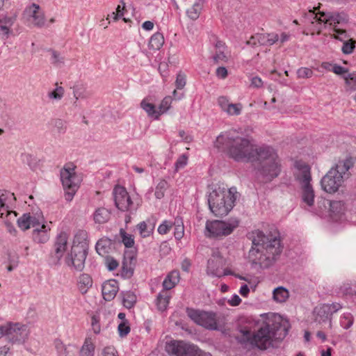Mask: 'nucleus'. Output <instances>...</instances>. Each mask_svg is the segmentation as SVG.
I'll return each instance as SVG.
<instances>
[{
    "instance_id": "obj_23",
    "label": "nucleus",
    "mask_w": 356,
    "mask_h": 356,
    "mask_svg": "<svg viewBox=\"0 0 356 356\" xmlns=\"http://www.w3.org/2000/svg\"><path fill=\"white\" fill-rule=\"evenodd\" d=\"M218 103L221 109L229 115H238L241 114L243 106L241 104H232L225 97L218 98Z\"/></svg>"
},
{
    "instance_id": "obj_21",
    "label": "nucleus",
    "mask_w": 356,
    "mask_h": 356,
    "mask_svg": "<svg viewBox=\"0 0 356 356\" xmlns=\"http://www.w3.org/2000/svg\"><path fill=\"white\" fill-rule=\"evenodd\" d=\"M119 291V285L115 280H109L104 282L102 287L103 298L106 301L112 300Z\"/></svg>"
},
{
    "instance_id": "obj_58",
    "label": "nucleus",
    "mask_w": 356,
    "mask_h": 356,
    "mask_svg": "<svg viewBox=\"0 0 356 356\" xmlns=\"http://www.w3.org/2000/svg\"><path fill=\"white\" fill-rule=\"evenodd\" d=\"M176 284L177 283L172 281V280H170V278L166 277L163 282V286L164 289L163 291H168V290L172 289L176 285Z\"/></svg>"
},
{
    "instance_id": "obj_27",
    "label": "nucleus",
    "mask_w": 356,
    "mask_h": 356,
    "mask_svg": "<svg viewBox=\"0 0 356 356\" xmlns=\"http://www.w3.org/2000/svg\"><path fill=\"white\" fill-rule=\"evenodd\" d=\"M154 222L151 219L142 221L136 226V229L142 238L150 236L154 232Z\"/></svg>"
},
{
    "instance_id": "obj_63",
    "label": "nucleus",
    "mask_w": 356,
    "mask_h": 356,
    "mask_svg": "<svg viewBox=\"0 0 356 356\" xmlns=\"http://www.w3.org/2000/svg\"><path fill=\"white\" fill-rule=\"evenodd\" d=\"M268 38V46H271L279 41V35L275 33H267Z\"/></svg>"
},
{
    "instance_id": "obj_11",
    "label": "nucleus",
    "mask_w": 356,
    "mask_h": 356,
    "mask_svg": "<svg viewBox=\"0 0 356 356\" xmlns=\"http://www.w3.org/2000/svg\"><path fill=\"white\" fill-rule=\"evenodd\" d=\"M186 314L197 325L211 330L218 329V319L214 312L187 308Z\"/></svg>"
},
{
    "instance_id": "obj_28",
    "label": "nucleus",
    "mask_w": 356,
    "mask_h": 356,
    "mask_svg": "<svg viewBox=\"0 0 356 356\" xmlns=\"http://www.w3.org/2000/svg\"><path fill=\"white\" fill-rule=\"evenodd\" d=\"M95 350V339L88 336L80 348L79 356H94Z\"/></svg>"
},
{
    "instance_id": "obj_20",
    "label": "nucleus",
    "mask_w": 356,
    "mask_h": 356,
    "mask_svg": "<svg viewBox=\"0 0 356 356\" xmlns=\"http://www.w3.org/2000/svg\"><path fill=\"white\" fill-rule=\"evenodd\" d=\"M17 213L14 211L9 210L8 207H5L2 200L0 198V218L4 222L10 233L16 232L13 226V222L15 221Z\"/></svg>"
},
{
    "instance_id": "obj_54",
    "label": "nucleus",
    "mask_w": 356,
    "mask_h": 356,
    "mask_svg": "<svg viewBox=\"0 0 356 356\" xmlns=\"http://www.w3.org/2000/svg\"><path fill=\"white\" fill-rule=\"evenodd\" d=\"M102 356H119L117 350L113 346L105 347L102 352Z\"/></svg>"
},
{
    "instance_id": "obj_36",
    "label": "nucleus",
    "mask_w": 356,
    "mask_h": 356,
    "mask_svg": "<svg viewBox=\"0 0 356 356\" xmlns=\"http://www.w3.org/2000/svg\"><path fill=\"white\" fill-rule=\"evenodd\" d=\"M111 213L105 208H98L93 214L94 220L96 223L103 224L106 222L110 218Z\"/></svg>"
},
{
    "instance_id": "obj_44",
    "label": "nucleus",
    "mask_w": 356,
    "mask_h": 356,
    "mask_svg": "<svg viewBox=\"0 0 356 356\" xmlns=\"http://www.w3.org/2000/svg\"><path fill=\"white\" fill-rule=\"evenodd\" d=\"M122 241L126 248H132L135 243L133 235L126 233L124 231H120Z\"/></svg>"
},
{
    "instance_id": "obj_24",
    "label": "nucleus",
    "mask_w": 356,
    "mask_h": 356,
    "mask_svg": "<svg viewBox=\"0 0 356 356\" xmlns=\"http://www.w3.org/2000/svg\"><path fill=\"white\" fill-rule=\"evenodd\" d=\"M16 20V15H3L0 17V35L3 39H7L12 33L11 27Z\"/></svg>"
},
{
    "instance_id": "obj_22",
    "label": "nucleus",
    "mask_w": 356,
    "mask_h": 356,
    "mask_svg": "<svg viewBox=\"0 0 356 356\" xmlns=\"http://www.w3.org/2000/svg\"><path fill=\"white\" fill-rule=\"evenodd\" d=\"M216 52L213 58L216 63H227L231 58L230 51L227 49L225 44L218 40L215 44Z\"/></svg>"
},
{
    "instance_id": "obj_29",
    "label": "nucleus",
    "mask_w": 356,
    "mask_h": 356,
    "mask_svg": "<svg viewBox=\"0 0 356 356\" xmlns=\"http://www.w3.org/2000/svg\"><path fill=\"white\" fill-rule=\"evenodd\" d=\"M315 321L318 323L325 322L331 317L329 307L326 304L321 305L315 307L314 310Z\"/></svg>"
},
{
    "instance_id": "obj_40",
    "label": "nucleus",
    "mask_w": 356,
    "mask_h": 356,
    "mask_svg": "<svg viewBox=\"0 0 356 356\" xmlns=\"http://www.w3.org/2000/svg\"><path fill=\"white\" fill-rule=\"evenodd\" d=\"M168 188V184L165 180H159L155 188L154 195L156 198L159 200L163 198Z\"/></svg>"
},
{
    "instance_id": "obj_17",
    "label": "nucleus",
    "mask_w": 356,
    "mask_h": 356,
    "mask_svg": "<svg viewBox=\"0 0 356 356\" xmlns=\"http://www.w3.org/2000/svg\"><path fill=\"white\" fill-rule=\"evenodd\" d=\"M113 194L115 206L118 209L125 211L131 209L132 202L125 188L116 186Z\"/></svg>"
},
{
    "instance_id": "obj_38",
    "label": "nucleus",
    "mask_w": 356,
    "mask_h": 356,
    "mask_svg": "<svg viewBox=\"0 0 356 356\" xmlns=\"http://www.w3.org/2000/svg\"><path fill=\"white\" fill-rule=\"evenodd\" d=\"M273 299L277 302H284L289 298V293L287 289L280 286L273 290Z\"/></svg>"
},
{
    "instance_id": "obj_52",
    "label": "nucleus",
    "mask_w": 356,
    "mask_h": 356,
    "mask_svg": "<svg viewBox=\"0 0 356 356\" xmlns=\"http://www.w3.org/2000/svg\"><path fill=\"white\" fill-rule=\"evenodd\" d=\"M186 75L183 73H179L177 76L175 84L177 89H181L186 86Z\"/></svg>"
},
{
    "instance_id": "obj_64",
    "label": "nucleus",
    "mask_w": 356,
    "mask_h": 356,
    "mask_svg": "<svg viewBox=\"0 0 356 356\" xmlns=\"http://www.w3.org/2000/svg\"><path fill=\"white\" fill-rule=\"evenodd\" d=\"M54 126L58 132H64L65 130V122L61 120H55Z\"/></svg>"
},
{
    "instance_id": "obj_45",
    "label": "nucleus",
    "mask_w": 356,
    "mask_h": 356,
    "mask_svg": "<svg viewBox=\"0 0 356 356\" xmlns=\"http://www.w3.org/2000/svg\"><path fill=\"white\" fill-rule=\"evenodd\" d=\"M119 335L121 337H126L130 332V326L128 321H121L118 327Z\"/></svg>"
},
{
    "instance_id": "obj_61",
    "label": "nucleus",
    "mask_w": 356,
    "mask_h": 356,
    "mask_svg": "<svg viewBox=\"0 0 356 356\" xmlns=\"http://www.w3.org/2000/svg\"><path fill=\"white\" fill-rule=\"evenodd\" d=\"M227 302L231 306H238L241 302V298L237 294H234Z\"/></svg>"
},
{
    "instance_id": "obj_31",
    "label": "nucleus",
    "mask_w": 356,
    "mask_h": 356,
    "mask_svg": "<svg viewBox=\"0 0 356 356\" xmlns=\"http://www.w3.org/2000/svg\"><path fill=\"white\" fill-rule=\"evenodd\" d=\"M164 41L163 33L156 32L150 37L148 42V48L154 51L159 50L163 47Z\"/></svg>"
},
{
    "instance_id": "obj_30",
    "label": "nucleus",
    "mask_w": 356,
    "mask_h": 356,
    "mask_svg": "<svg viewBox=\"0 0 356 356\" xmlns=\"http://www.w3.org/2000/svg\"><path fill=\"white\" fill-rule=\"evenodd\" d=\"M170 299V296L168 291H161L155 300V305L157 309L161 312L165 311L168 307Z\"/></svg>"
},
{
    "instance_id": "obj_8",
    "label": "nucleus",
    "mask_w": 356,
    "mask_h": 356,
    "mask_svg": "<svg viewBox=\"0 0 356 356\" xmlns=\"http://www.w3.org/2000/svg\"><path fill=\"white\" fill-rule=\"evenodd\" d=\"M173 97L171 96L165 97L160 103L158 108L154 105V99L152 97H147L143 99L140 103L141 108L147 113V115L155 120H158L163 113H166L171 106L172 100L179 101L184 97L183 90H173Z\"/></svg>"
},
{
    "instance_id": "obj_4",
    "label": "nucleus",
    "mask_w": 356,
    "mask_h": 356,
    "mask_svg": "<svg viewBox=\"0 0 356 356\" xmlns=\"http://www.w3.org/2000/svg\"><path fill=\"white\" fill-rule=\"evenodd\" d=\"M304 22L309 29L319 33L327 26H335L337 24L346 22L344 13L321 11L319 8H314L305 13Z\"/></svg>"
},
{
    "instance_id": "obj_47",
    "label": "nucleus",
    "mask_w": 356,
    "mask_h": 356,
    "mask_svg": "<svg viewBox=\"0 0 356 356\" xmlns=\"http://www.w3.org/2000/svg\"><path fill=\"white\" fill-rule=\"evenodd\" d=\"M355 41L352 39H349L345 41L341 48L343 53L346 54L352 53L355 48Z\"/></svg>"
},
{
    "instance_id": "obj_10",
    "label": "nucleus",
    "mask_w": 356,
    "mask_h": 356,
    "mask_svg": "<svg viewBox=\"0 0 356 356\" xmlns=\"http://www.w3.org/2000/svg\"><path fill=\"white\" fill-rule=\"evenodd\" d=\"M60 180L65 191V197L71 201L79 188L80 177L75 172V166L72 163H67L60 170Z\"/></svg>"
},
{
    "instance_id": "obj_59",
    "label": "nucleus",
    "mask_w": 356,
    "mask_h": 356,
    "mask_svg": "<svg viewBox=\"0 0 356 356\" xmlns=\"http://www.w3.org/2000/svg\"><path fill=\"white\" fill-rule=\"evenodd\" d=\"M327 307H329V312L330 315L332 316L334 313L338 312L342 308V306L340 303L333 302L332 304H326Z\"/></svg>"
},
{
    "instance_id": "obj_34",
    "label": "nucleus",
    "mask_w": 356,
    "mask_h": 356,
    "mask_svg": "<svg viewBox=\"0 0 356 356\" xmlns=\"http://www.w3.org/2000/svg\"><path fill=\"white\" fill-rule=\"evenodd\" d=\"M55 348L58 356H72L74 348L72 345L65 346L60 339L54 341Z\"/></svg>"
},
{
    "instance_id": "obj_46",
    "label": "nucleus",
    "mask_w": 356,
    "mask_h": 356,
    "mask_svg": "<svg viewBox=\"0 0 356 356\" xmlns=\"http://www.w3.org/2000/svg\"><path fill=\"white\" fill-rule=\"evenodd\" d=\"M173 226V222L169 220H163L158 227V232L160 234H166Z\"/></svg>"
},
{
    "instance_id": "obj_35",
    "label": "nucleus",
    "mask_w": 356,
    "mask_h": 356,
    "mask_svg": "<svg viewBox=\"0 0 356 356\" xmlns=\"http://www.w3.org/2000/svg\"><path fill=\"white\" fill-rule=\"evenodd\" d=\"M204 0H196L191 8L186 10L187 16L192 20H196L202 10Z\"/></svg>"
},
{
    "instance_id": "obj_6",
    "label": "nucleus",
    "mask_w": 356,
    "mask_h": 356,
    "mask_svg": "<svg viewBox=\"0 0 356 356\" xmlns=\"http://www.w3.org/2000/svg\"><path fill=\"white\" fill-rule=\"evenodd\" d=\"M295 167L296 178L300 187L302 202L305 206L312 207L314 202V191L311 184L310 168L302 161H297Z\"/></svg>"
},
{
    "instance_id": "obj_55",
    "label": "nucleus",
    "mask_w": 356,
    "mask_h": 356,
    "mask_svg": "<svg viewBox=\"0 0 356 356\" xmlns=\"http://www.w3.org/2000/svg\"><path fill=\"white\" fill-rule=\"evenodd\" d=\"M250 86L252 88H262L264 87V82L259 76H252L250 79Z\"/></svg>"
},
{
    "instance_id": "obj_37",
    "label": "nucleus",
    "mask_w": 356,
    "mask_h": 356,
    "mask_svg": "<svg viewBox=\"0 0 356 356\" xmlns=\"http://www.w3.org/2000/svg\"><path fill=\"white\" fill-rule=\"evenodd\" d=\"M122 304L127 309H131L137 302V297L132 291H125L121 293Z\"/></svg>"
},
{
    "instance_id": "obj_49",
    "label": "nucleus",
    "mask_w": 356,
    "mask_h": 356,
    "mask_svg": "<svg viewBox=\"0 0 356 356\" xmlns=\"http://www.w3.org/2000/svg\"><path fill=\"white\" fill-rule=\"evenodd\" d=\"M188 162V157L185 154L181 155L177 160L175 164V171L177 172L180 169L184 168Z\"/></svg>"
},
{
    "instance_id": "obj_60",
    "label": "nucleus",
    "mask_w": 356,
    "mask_h": 356,
    "mask_svg": "<svg viewBox=\"0 0 356 356\" xmlns=\"http://www.w3.org/2000/svg\"><path fill=\"white\" fill-rule=\"evenodd\" d=\"M216 76L220 79H225L228 74V72L225 67H218L216 70Z\"/></svg>"
},
{
    "instance_id": "obj_1",
    "label": "nucleus",
    "mask_w": 356,
    "mask_h": 356,
    "mask_svg": "<svg viewBox=\"0 0 356 356\" xmlns=\"http://www.w3.org/2000/svg\"><path fill=\"white\" fill-rule=\"evenodd\" d=\"M215 146L218 149L227 150L229 156L235 161H256L257 175L261 181H270L280 172V161L273 147L263 146L254 149L248 138L241 136L235 131L218 136Z\"/></svg>"
},
{
    "instance_id": "obj_57",
    "label": "nucleus",
    "mask_w": 356,
    "mask_h": 356,
    "mask_svg": "<svg viewBox=\"0 0 356 356\" xmlns=\"http://www.w3.org/2000/svg\"><path fill=\"white\" fill-rule=\"evenodd\" d=\"M335 35L334 38L339 40L341 41H346L348 39V35L346 32V31L340 30V29H336L335 30Z\"/></svg>"
},
{
    "instance_id": "obj_33",
    "label": "nucleus",
    "mask_w": 356,
    "mask_h": 356,
    "mask_svg": "<svg viewBox=\"0 0 356 356\" xmlns=\"http://www.w3.org/2000/svg\"><path fill=\"white\" fill-rule=\"evenodd\" d=\"M78 288L83 294L87 293L92 285V280L88 274H81L78 279Z\"/></svg>"
},
{
    "instance_id": "obj_2",
    "label": "nucleus",
    "mask_w": 356,
    "mask_h": 356,
    "mask_svg": "<svg viewBox=\"0 0 356 356\" xmlns=\"http://www.w3.org/2000/svg\"><path fill=\"white\" fill-rule=\"evenodd\" d=\"M250 238L252 246L249 254L252 261L263 268L270 267L281 253L280 239L277 236H266L260 230L252 232Z\"/></svg>"
},
{
    "instance_id": "obj_56",
    "label": "nucleus",
    "mask_w": 356,
    "mask_h": 356,
    "mask_svg": "<svg viewBox=\"0 0 356 356\" xmlns=\"http://www.w3.org/2000/svg\"><path fill=\"white\" fill-rule=\"evenodd\" d=\"M51 63L55 65H60L63 63V58L55 51H51Z\"/></svg>"
},
{
    "instance_id": "obj_25",
    "label": "nucleus",
    "mask_w": 356,
    "mask_h": 356,
    "mask_svg": "<svg viewBox=\"0 0 356 356\" xmlns=\"http://www.w3.org/2000/svg\"><path fill=\"white\" fill-rule=\"evenodd\" d=\"M51 227L49 224L42 225L40 227L35 228L32 232L33 241L37 243H45L50 238L49 232Z\"/></svg>"
},
{
    "instance_id": "obj_13",
    "label": "nucleus",
    "mask_w": 356,
    "mask_h": 356,
    "mask_svg": "<svg viewBox=\"0 0 356 356\" xmlns=\"http://www.w3.org/2000/svg\"><path fill=\"white\" fill-rule=\"evenodd\" d=\"M86 256L87 250L84 245H72L70 253L65 259V262L68 266L81 271L85 266Z\"/></svg>"
},
{
    "instance_id": "obj_9",
    "label": "nucleus",
    "mask_w": 356,
    "mask_h": 356,
    "mask_svg": "<svg viewBox=\"0 0 356 356\" xmlns=\"http://www.w3.org/2000/svg\"><path fill=\"white\" fill-rule=\"evenodd\" d=\"M239 221L236 218L227 220H207L205 225L204 235L209 238H221L231 234L238 227Z\"/></svg>"
},
{
    "instance_id": "obj_32",
    "label": "nucleus",
    "mask_w": 356,
    "mask_h": 356,
    "mask_svg": "<svg viewBox=\"0 0 356 356\" xmlns=\"http://www.w3.org/2000/svg\"><path fill=\"white\" fill-rule=\"evenodd\" d=\"M112 241L106 237L100 238L96 243L95 249L97 252L101 255L104 256L108 253L111 250Z\"/></svg>"
},
{
    "instance_id": "obj_41",
    "label": "nucleus",
    "mask_w": 356,
    "mask_h": 356,
    "mask_svg": "<svg viewBox=\"0 0 356 356\" xmlns=\"http://www.w3.org/2000/svg\"><path fill=\"white\" fill-rule=\"evenodd\" d=\"M234 277L238 278L241 280L245 281V282H247V284L248 285L250 286L252 290H253V291L255 290V289L257 286V284H258V280H257V278L255 277L254 276L251 275H247L245 276H243V275L238 274V275H234Z\"/></svg>"
},
{
    "instance_id": "obj_15",
    "label": "nucleus",
    "mask_w": 356,
    "mask_h": 356,
    "mask_svg": "<svg viewBox=\"0 0 356 356\" xmlns=\"http://www.w3.org/2000/svg\"><path fill=\"white\" fill-rule=\"evenodd\" d=\"M194 346L181 341L170 340L165 343V350L171 356H191Z\"/></svg>"
},
{
    "instance_id": "obj_3",
    "label": "nucleus",
    "mask_w": 356,
    "mask_h": 356,
    "mask_svg": "<svg viewBox=\"0 0 356 356\" xmlns=\"http://www.w3.org/2000/svg\"><path fill=\"white\" fill-rule=\"evenodd\" d=\"M237 197L235 188H216L208 195L209 209L217 217L225 216L233 209Z\"/></svg>"
},
{
    "instance_id": "obj_5",
    "label": "nucleus",
    "mask_w": 356,
    "mask_h": 356,
    "mask_svg": "<svg viewBox=\"0 0 356 356\" xmlns=\"http://www.w3.org/2000/svg\"><path fill=\"white\" fill-rule=\"evenodd\" d=\"M352 166L350 160L339 161L321 179V185L323 191L328 193H334L342 186L344 179L348 177V172Z\"/></svg>"
},
{
    "instance_id": "obj_51",
    "label": "nucleus",
    "mask_w": 356,
    "mask_h": 356,
    "mask_svg": "<svg viewBox=\"0 0 356 356\" xmlns=\"http://www.w3.org/2000/svg\"><path fill=\"white\" fill-rule=\"evenodd\" d=\"M298 78L305 79L312 77L313 71L307 67H301L297 71Z\"/></svg>"
},
{
    "instance_id": "obj_39",
    "label": "nucleus",
    "mask_w": 356,
    "mask_h": 356,
    "mask_svg": "<svg viewBox=\"0 0 356 356\" xmlns=\"http://www.w3.org/2000/svg\"><path fill=\"white\" fill-rule=\"evenodd\" d=\"M175 226L174 236L176 239L180 240L183 238L184 234V227L183 220L181 218H176L173 222Z\"/></svg>"
},
{
    "instance_id": "obj_19",
    "label": "nucleus",
    "mask_w": 356,
    "mask_h": 356,
    "mask_svg": "<svg viewBox=\"0 0 356 356\" xmlns=\"http://www.w3.org/2000/svg\"><path fill=\"white\" fill-rule=\"evenodd\" d=\"M4 332L8 339L13 342L22 341L26 335L25 327L19 323L4 324Z\"/></svg>"
},
{
    "instance_id": "obj_42",
    "label": "nucleus",
    "mask_w": 356,
    "mask_h": 356,
    "mask_svg": "<svg viewBox=\"0 0 356 356\" xmlns=\"http://www.w3.org/2000/svg\"><path fill=\"white\" fill-rule=\"evenodd\" d=\"M87 238V233L83 230L78 231L74 235L73 240V245H84L86 247V243L84 242Z\"/></svg>"
},
{
    "instance_id": "obj_62",
    "label": "nucleus",
    "mask_w": 356,
    "mask_h": 356,
    "mask_svg": "<svg viewBox=\"0 0 356 356\" xmlns=\"http://www.w3.org/2000/svg\"><path fill=\"white\" fill-rule=\"evenodd\" d=\"M250 289H252L250 285H248V284H243L239 289V293L243 297L246 298V297H248Z\"/></svg>"
},
{
    "instance_id": "obj_14",
    "label": "nucleus",
    "mask_w": 356,
    "mask_h": 356,
    "mask_svg": "<svg viewBox=\"0 0 356 356\" xmlns=\"http://www.w3.org/2000/svg\"><path fill=\"white\" fill-rule=\"evenodd\" d=\"M17 222L19 227L24 231L31 227L34 229L35 228L40 227L42 225L47 224L43 214L40 211L33 213H24L17 220Z\"/></svg>"
},
{
    "instance_id": "obj_16",
    "label": "nucleus",
    "mask_w": 356,
    "mask_h": 356,
    "mask_svg": "<svg viewBox=\"0 0 356 356\" xmlns=\"http://www.w3.org/2000/svg\"><path fill=\"white\" fill-rule=\"evenodd\" d=\"M24 17L26 22L33 26L42 27L45 24L44 13L40 7L35 3H33L26 8Z\"/></svg>"
},
{
    "instance_id": "obj_18",
    "label": "nucleus",
    "mask_w": 356,
    "mask_h": 356,
    "mask_svg": "<svg viewBox=\"0 0 356 356\" xmlns=\"http://www.w3.org/2000/svg\"><path fill=\"white\" fill-rule=\"evenodd\" d=\"M225 265V259L218 251H214L212 257L208 260L207 273L211 277H221L222 269Z\"/></svg>"
},
{
    "instance_id": "obj_48",
    "label": "nucleus",
    "mask_w": 356,
    "mask_h": 356,
    "mask_svg": "<svg viewBox=\"0 0 356 356\" xmlns=\"http://www.w3.org/2000/svg\"><path fill=\"white\" fill-rule=\"evenodd\" d=\"M63 96V90H48L47 97L51 101H58Z\"/></svg>"
},
{
    "instance_id": "obj_7",
    "label": "nucleus",
    "mask_w": 356,
    "mask_h": 356,
    "mask_svg": "<svg viewBox=\"0 0 356 356\" xmlns=\"http://www.w3.org/2000/svg\"><path fill=\"white\" fill-rule=\"evenodd\" d=\"M274 333L268 325H265L255 333H252L248 330H241L238 339L241 343L249 344L251 346L257 347L261 350H266L272 345Z\"/></svg>"
},
{
    "instance_id": "obj_12",
    "label": "nucleus",
    "mask_w": 356,
    "mask_h": 356,
    "mask_svg": "<svg viewBox=\"0 0 356 356\" xmlns=\"http://www.w3.org/2000/svg\"><path fill=\"white\" fill-rule=\"evenodd\" d=\"M344 211L345 205L341 201H329L323 198L318 201L316 213L321 216H329L334 220H337Z\"/></svg>"
},
{
    "instance_id": "obj_50",
    "label": "nucleus",
    "mask_w": 356,
    "mask_h": 356,
    "mask_svg": "<svg viewBox=\"0 0 356 356\" xmlns=\"http://www.w3.org/2000/svg\"><path fill=\"white\" fill-rule=\"evenodd\" d=\"M91 327L95 334H99L101 331L99 318L96 315L91 317Z\"/></svg>"
},
{
    "instance_id": "obj_53",
    "label": "nucleus",
    "mask_w": 356,
    "mask_h": 356,
    "mask_svg": "<svg viewBox=\"0 0 356 356\" xmlns=\"http://www.w3.org/2000/svg\"><path fill=\"white\" fill-rule=\"evenodd\" d=\"M267 33L257 34L254 35V39H257L258 44L261 45L268 46V38Z\"/></svg>"
},
{
    "instance_id": "obj_43",
    "label": "nucleus",
    "mask_w": 356,
    "mask_h": 356,
    "mask_svg": "<svg viewBox=\"0 0 356 356\" xmlns=\"http://www.w3.org/2000/svg\"><path fill=\"white\" fill-rule=\"evenodd\" d=\"M340 323L344 329L350 328L353 324V317L352 314L350 313L343 314L341 317Z\"/></svg>"
},
{
    "instance_id": "obj_26",
    "label": "nucleus",
    "mask_w": 356,
    "mask_h": 356,
    "mask_svg": "<svg viewBox=\"0 0 356 356\" xmlns=\"http://www.w3.org/2000/svg\"><path fill=\"white\" fill-rule=\"evenodd\" d=\"M67 241L68 235L66 232H61L57 235L54 243V249L56 258L60 259L63 257L67 249Z\"/></svg>"
}]
</instances>
